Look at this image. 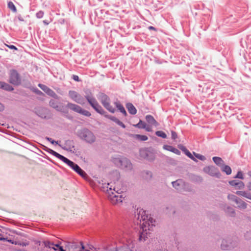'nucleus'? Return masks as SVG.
<instances>
[{
  "label": "nucleus",
  "instance_id": "f257e3e1",
  "mask_svg": "<svg viewBox=\"0 0 251 251\" xmlns=\"http://www.w3.org/2000/svg\"><path fill=\"white\" fill-rule=\"evenodd\" d=\"M138 219L140 221L142 231L140 235H148L151 233L153 226H154L155 221L151 217H148L145 210L140 209L138 212Z\"/></svg>",
  "mask_w": 251,
  "mask_h": 251
},
{
  "label": "nucleus",
  "instance_id": "f03ea898",
  "mask_svg": "<svg viewBox=\"0 0 251 251\" xmlns=\"http://www.w3.org/2000/svg\"><path fill=\"white\" fill-rule=\"evenodd\" d=\"M51 151V153L53 155L62 160L64 163H66L68 166H69L76 173H77L80 176L83 177H85L87 175L85 172L83 171L77 164H75L72 161L69 160L68 158L59 154L56 151Z\"/></svg>",
  "mask_w": 251,
  "mask_h": 251
},
{
  "label": "nucleus",
  "instance_id": "7ed1b4c3",
  "mask_svg": "<svg viewBox=\"0 0 251 251\" xmlns=\"http://www.w3.org/2000/svg\"><path fill=\"white\" fill-rule=\"evenodd\" d=\"M237 245L236 241L233 240V236H225L222 240L221 249L224 251H229L234 248Z\"/></svg>",
  "mask_w": 251,
  "mask_h": 251
},
{
  "label": "nucleus",
  "instance_id": "20e7f679",
  "mask_svg": "<svg viewBox=\"0 0 251 251\" xmlns=\"http://www.w3.org/2000/svg\"><path fill=\"white\" fill-rule=\"evenodd\" d=\"M108 199L112 204L116 205L121 203L123 201L124 198L122 195L115 191V188L112 191L111 188H109V190H108Z\"/></svg>",
  "mask_w": 251,
  "mask_h": 251
},
{
  "label": "nucleus",
  "instance_id": "39448f33",
  "mask_svg": "<svg viewBox=\"0 0 251 251\" xmlns=\"http://www.w3.org/2000/svg\"><path fill=\"white\" fill-rule=\"evenodd\" d=\"M85 98L89 102V103H90V104L97 112L102 115L105 114V111L102 109V108L99 104L98 102L95 98L91 97L89 96H86Z\"/></svg>",
  "mask_w": 251,
  "mask_h": 251
},
{
  "label": "nucleus",
  "instance_id": "423d86ee",
  "mask_svg": "<svg viewBox=\"0 0 251 251\" xmlns=\"http://www.w3.org/2000/svg\"><path fill=\"white\" fill-rule=\"evenodd\" d=\"M79 136L88 143H93L95 141V137L93 133L87 129L82 130L79 133Z\"/></svg>",
  "mask_w": 251,
  "mask_h": 251
},
{
  "label": "nucleus",
  "instance_id": "0eeeda50",
  "mask_svg": "<svg viewBox=\"0 0 251 251\" xmlns=\"http://www.w3.org/2000/svg\"><path fill=\"white\" fill-rule=\"evenodd\" d=\"M67 107L74 111L75 112L80 113L87 117H90L91 115V113L89 111L83 109L80 106L75 104L68 103L67 104Z\"/></svg>",
  "mask_w": 251,
  "mask_h": 251
},
{
  "label": "nucleus",
  "instance_id": "6e6552de",
  "mask_svg": "<svg viewBox=\"0 0 251 251\" xmlns=\"http://www.w3.org/2000/svg\"><path fill=\"white\" fill-rule=\"evenodd\" d=\"M9 82L14 85L21 83V78L19 74L15 70H11L10 73Z\"/></svg>",
  "mask_w": 251,
  "mask_h": 251
},
{
  "label": "nucleus",
  "instance_id": "1a4fd4ad",
  "mask_svg": "<svg viewBox=\"0 0 251 251\" xmlns=\"http://www.w3.org/2000/svg\"><path fill=\"white\" fill-rule=\"evenodd\" d=\"M100 101L107 110L111 113H114L115 109L110 105V100L106 95L102 94L101 96Z\"/></svg>",
  "mask_w": 251,
  "mask_h": 251
},
{
  "label": "nucleus",
  "instance_id": "9d476101",
  "mask_svg": "<svg viewBox=\"0 0 251 251\" xmlns=\"http://www.w3.org/2000/svg\"><path fill=\"white\" fill-rule=\"evenodd\" d=\"M70 97L75 101L81 104L84 103L83 98L79 95L76 92L74 91H70L69 92Z\"/></svg>",
  "mask_w": 251,
  "mask_h": 251
},
{
  "label": "nucleus",
  "instance_id": "9b49d317",
  "mask_svg": "<svg viewBox=\"0 0 251 251\" xmlns=\"http://www.w3.org/2000/svg\"><path fill=\"white\" fill-rule=\"evenodd\" d=\"M203 171L211 176H219L220 173L217 169L213 166H207L203 168Z\"/></svg>",
  "mask_w": 251,
  "mask_h": 251
},
{
  "label": "nucleus",
  "instance_id": "f8f14e48",
  "mask_svg": "<svg viewBox=\"0 0 251 251\" xmlns=\"http://www.w3.org/2000/svg\"><path fill=\"white\" fill-rule=\"evenodd\" d=\"M101 249L108 251H133L127 246L116 247L115 250H109L108 247L107 245H104L102 246Z\"/></svg>",
  "mask_w": 251,
  "mask_h": 251
},
{
  "label": "nucleus",
  "instance_id": "ddd939ff",
  "mask_svg": "<svg viewBox=\"0 0 251 251\" xmlns=\"http://www.w3.org/2000/svg\"><path fill=\"white\" fill-rule=\"evenodd\" d=\"M38 86L42 90H43L49 96L54 98H58L57 95L52 90H51L50 88H49L46 85L39 84Z\"/></svg>",
  "mask_w": 251,
  "mask_h": 251
},
{
  "label": "nucleus",
  "instance_id": "4468645a",
  "mask_svg": "<svg viewBox=\"0 0 251 251\" xmlns=\"http://www.w3.org/2000/svg\"><path fill=\"white\" fill-rule=\"evenodd\" d=\"M230 185L238 189H243L244 187V183L240 180H233L229 182Z\"/></svg>",
  "mask_w": 251,
  "mask_h": 251
},
{
  "label": "nucleus",
  "instance_id": "2eb2a0df",
  "mask_svg": "<svg viewBox=\"0 0 251 251\" xmlns=\"http://www.w3.org/2000/svg\"><path fill=\"white\" fill-rule=\"evenodd\" d=\"M45 246L50 249H53L54 251H61V249H63V247L59 244H54L50 242L45 243Z\"/></svg>",
  "mask_w": 251,
  "mask_h": 251
},
{
  "label": "nucleus",
  "instance_id": "dca6fc26",
  "mask_svg": "<svg viewBox=\"0 0 251 251\" xmlns=\"http://www.w3.org/2000/svg\"><path fill=\"white\" fill-rule=\"evenodd\" d=\"M6 240L13 244L22 245L23 246H26L28 245L27 243L21 242L20 241H14L12 240H7L6 238H4V236H0V241Z\"/></svg>",
  "mask_w": 251,
  "mask_h": 251
},
{
  "label": "nucleus",
  "instance_id": "f3484780",
  "mask_svg": "<svg viewBox=\"0 0 251 251\" xmlns=\"http://www.w3.org/2000/svg\"><path fill=\"white\" fill-rule=\"evenodd\" d=\"M146 120L147 122L151 125H152L155 126H157L159 125L158 123L156 121V120L151 115H147L146 116Z\"/></svg>",
  "mask_w": 251,
  "mask_h": 251
},
{
  "label": "nucleus",
  "instance_id": "a211bd4d",
  "mask_svg": "<svg viewBox=\"0 0 251 251\" xmlns=\"http://www.w3.org/2000/svg\"><path fill=\"white\" fill-rule=\"evenodd\" d=\"M163 149L164 150H167L168 151L173 152L176 154H177V155L180 154V151L178 150H177V149H176L171 146L164 145L163 146Z\"/></svg>",
  "mask_w": 251,
  "mask_h": 251
},
{
  "label": "nucleus",
  "instance_id": "6ab92c4d",
  "mask_svg": "<svg viewBox=\"0 0 251 251\" xmlns=\"http://www.w3.org/2000/svg\"><path fill=\"white\" fill-rule=\"evenodd\" d=\"M149 236H138V241L140 242H145V245H148L151 243V241H152V239H150Z\"/></svg>",
  "mask_w": 251,
  "mask_h": 251
},
{
  "label": "nucleus",
  "instance_id": "aec40b11",
  "mask_svg": "<svg viewBox=\"0 0 251 251\" xmlns=\"http://www.w3.org/2000/svg\"><path fill=\"white\" fill-rule=\"evenodd\" d=\"M236 203L237 204V207L241 209H245L247 208V203L241 200L240 199H238L237 202H236Z\"/></svg>",
  "mask_w": 251,
  "mask_h": 251
},
{
  "label": "nucleus",
  "instance_id": "412c9836",
  "mask_svg": "<svg viewBox=\"0 0 251 251\" xmlns=\"http://www.w3.org/2000/svg\"><path fill=\"white\" fill-rule=\"evenodd\" d=\"M127 108L128 109V112L133 115H134L136 113L137 110L135 107L133 106V105L131 103H128L127 104Z\"/></svg>",
  "mask_w": 251,
  "mask_h": 251
},
{
  "label": "nucleus",
  "instance_id": "4be33fe9",
  "mask_svg": "<svg viewBox=\"0 0 251 251\" xmlns=\"http://www.w3.org/2000/svg\"><path fill=\"white\" fill-rule=\"evenodd\" d=\"M173 186L176 190H179L180 188V186L183 185V182L181 180H177L176 181L172 182Z\"/></svg>",
  "mask_w": 251,
  "mask_h": 251
},
{
  "label": "nucleus",
  "instance_id": "5701e85b",
  "mask_svg": "<svg viewBox=\"0 0 251 251\" xmlns=\"http://www.w3.org/2000/svg\"><path fill=\"white\" fill-rule=\"evenodd\" d=\"M222 171L225 172L226 175H230L231 173L230 167L227 165H224L222 168Z\"/></svg>",
  "mask_w": 251,
  "mask_h": 251
},
{
  "label": "nucleus",
  "instance_id": "b1692460",
  "mask_svg": "<svg viewBox=\"0 0 251 251\" xmlns=\"http://www.w3.org/2000/svg\"><path fill=\"white\" fill-rule=\"evenodd\" d=\"M212 159L215 163L218 165H220L223 163V160L219 157H213Z\"/></svg>",
  "mask_w": 251,
  "mask_h": 251
},
{
  "label": "nucleus",
  "instance_id": "393cba45",
  "mask_svg": "<svg viewBox=\"0 0 251 251\" xmlns=\"http://www.w3.org/2000/svg\"><path fill=\"white\" fill-rule=\"evenodd\" d=\"M2 89L7 91H12L13 90V88L11 86L4 82H3Z\"/></svg>",
  "mask_w": 251,
  "mask_h": 251
},
{
  "label": "nucleus",
  "instance_id": "a878e982",
  "mask_svg": "<svg viewBox=\"0 0 251 251\" xmlns=\"http://www.w3.org/2000/svg\"><path fill=\"white\" fill-rule=\"evenodd\" d=\"M185 152L186 155L188 156L189 158L191 159L195 160L196 159L194 157V156L192 155V154L191 153V152L186 149H185L184 147L183 148V149H181Z\"/></svg>",
  "mask_w": 251,
  "mask_h": 251
},
{
  "label": "nucleus",
  "instance_id": "bb28decb",
  "mask_svg": "<svg viewBox=\"0 0 251 251\" xmlns=\"http://www.w3.org/2000/svg\"><path fill=\"white\" fill-rule=\"evenodd\" d=\"M146 124L142 121L141 120H140L139 122L134 125L135 126L137 127L140 128H146Z\"/></svg>",
  "mask_w": 251,
  "mask_h": 251
},
{
  "label": "nucleus",
  "instance_id": "cd10ccee",
  "mask_svg": "<svg viewBox=\"0 0 251 251\" xmlns=\"http://www.w3.org/2000/svg\"><path fill=\"white\" fill-rule=\"evenodd\" d=\"M8 7L13 12H16L17 11L16 8L15 6L14 5V3L10 1V2H8Z\"/></svg>",
  "mask_w": 251,
  "mask_h": 251
},
{
  "label": "nucleus",
  "instance_id": "c85d7f7f",
  "mask_svg": "<svg viewBox=\"0 0 251 251\" xmlns=\"http://www.w3.org/2000/svg\"><path fill=\"white\" fill-rule=\"evenodd\" d=\"M155 134L157 136L161 137H162L163 138H166L167 137V135L165 134V133H164L162 131H157L155 132Z\"/></svg>",
  "mask_w": 251,
  "mask_h": 251
},
{
  "label": "nucleus",
  "instance_id": "c756f323",
  "mask_svg": "<svg viewBox=\"0 0 251 251\" xmlns=\"http://www.w3.org/2000/svg\"><path fill=\"white\" fill-rule=\"evenodd\" d=\"M228 200L234 201L235 203L237 202L238 198L234 195H228L227 197Z\"/></svg>",
  "mask_w": 251,
  "mask_h": 251
},
{
  "label": "nucleus",
  "instance_id": "7c9ffc66",
  "mask_svg": "<svg viewBox=\"0 0 251 251\" xmlns=\"http://www.w3.org/2000/svg\"><path fill=\"white\" fill-rule=\"evenodd\" d=\"M50 105L54 108L57 109L58 108L57 102L54 100H51L50 101Z\"/></svg>",
  "mask_w": 251,
  "mask_h": 251
},
{
  "label": "nucleus",
  "instance_id": "2f4dec72",
  "mask_svg": "<svg viewBox=\"0 0 251 251\" xmlns=\"http://www.w3.org/2000/svg\"><path fill=\"white\" fill-rule=\"evenodd\" d=\"M226 212L228 214H229L231 216H233L234 215V214H235V211H234V210L233 208H230V207H228L227 208Z\"/></svg>",
  "mask_w": 251,
  "mask_h": 251
},
{
  "label": "nucleus",
  "instance_id": "473e14b6",
  "mask_svg": "<svg viewBox=\"0 0 251 251\" xmlns=\"http://www.w3.org/2000/svg\"><path fill=\"white\" fill-rule=\"evenodd\" d=\"M194 154L197 158H198L201 160H204L205 159V156H204L203 155H202L201 154H200L199 153H196L195 152H194Z\"/></svg>",
  "mask_w": 251,
  "mask_h": 251
},
{
  "label": "nucleus",
  "instance_id": "72a5a7b5",
  "mask_svg": "<svg viewBox=\"0 0 251 251\" xmlns=\"http://www.w3.org/2000/svg\"><path fill=\"white\" fill-rule=\"evenodd\" d=\"M136 136L139 139L142 141H146L148 140V137L146 135H136Z\"/></svg>",
  "mask_w": 251,
  "mask_h": 251
},
{
  "label": "nucleus",
  "instance_id": "f704fd0d",
  "mask_svg": "<svg viewBox=\"0 0 251 251\" xmlns=\"http://www.w3.org/2000/svg\"><path fill=\"white\" fill-rule=\"evenodd\" d=\"M104 115V116L109 119H110L111 120L114 121V122L116 121V120H117V118L115 117H113V116H110V115H108L107 114H103Z\"/></svg>",
  "mask_w": 251,
  "mask_h": 251
},
{
  "label": "nucleus",
  "instance_id": "c9c22d12",
  "mask_svg": "<svg viewBox=\"0 0 251 251\" xmlns=\"http://www.w3.org/2000/svg\"><path fill=\"white\" fill-rule=\"evenodd\" d=\"M115 104L119 110H121L122 108L124 107V106L119 102H115Z\"/></svg>",
  "mask_w": 251,
  "mask_h": 251
},
{
  "label": "nucleus",
  "instance_id": "e433bc0d",
  "mask_svg": "<svg viewBox=\"0 0 251 251\" xmlns=\"http://www.w3.org/2000/svg\"><path fill=\"white\" fill-rule=\"evenodd\" d=\"M116 123H117L118 125L121 126L123 128H125L126 126L125 125L120 121H119L118 119L116 120L115 122Z\"/></svg>",
  "mask_w": 251,
  "mask_h": 251
},
{
  "label": "nucleus",
  "instance_id": "4c0bfd02",
  "mask_svg": "<svg viewBox=\"0 0 251 251\" xmlns=\"http://www.w3.org/2000/svg\"><path fill=\"white\" fill-rule=\"evenodd\" d=\"M116 123H117L118 125L121 126L123 128H125L126 126L125 125L120 121H119L118 119L116 120L115 122Z\"/></svg>",
  "mask_w": 251,
  "mask_h": 251
},
{
  "label": "nucleus",
  "instance_id": "58836bf2",
  "mask_svg": "<svg viewBox=\"0 0 251 251\" xmlns=\"http://www.w3.org/2000/svg\"><path fill=\"white\" fill-rule=\"evenodd\" d=\"M236 178H238L240 179H243V175L241 171H239L235 176Z\"/></svg>",
  "mask_w": 251,
  "mask_h": 251
},
{
  "label": "nucleus",
  "instance_id": "ea45409f",
  "mask_svg": "<svg viewBox=\"0 0 251 251\" xmlns=\"http://www.w3.org/2000/svg\"><path fill=\"white\" fill-rule=\"evenodd\" d=\"M244 197L251 200V193L245 192Z\"/></svg>",
  "mask_w": 251,
  "mask_h": 251
},
{
  "label": "nucleus",
  "instance_id": "a19ab883",
  "mask_svg": "<svg viewBox=\"0 0 251 251\" xmlns=\"http://www.w3.org/2000/svg\"><path fill=\"white\" fill-rule=\"evenodd\" d=\"M44 16V12L42 11H39L36 14V16L38 18H41Z\"/></svg>",
  "mask_w": 251,
  "mask_h": 251
},
{
  "label": "nucleus",
  "instance_id": "79ce46f5",
  "mask_svg": "<svg viewBox=\"0 0 251 251\" xmlns=\"http://www.w3.org/2000/svg\"><path fill=\"white\" fill-rule=\"evenodd\" d=\"M171 134H172V138L173 139L175 140L176 138H177V134H176V132H175L174 131H172Z\"/></svg>",
  "mask_w": 251,
  "mask_h": 251
},
{
  "label": "nucleus",
  "instance_id": "37998d69",
  "mask_svg": "<svg viewBox=\"0 0 251 251\" xmlns=\"http://www.w3.org/2000/svg\"><path fill=\"white\" fill-rule=\"evenodd\" d=\"M245 191H238L236 192V194L238 195L242 196L244 197V194H245Z\"/></svg>",
  "mask_w": 251,
  "mask_h": 251
},
{
  "label": "nucleus",
  "instance_id": "c03bdc74",
  "mask_svg": "<svg viewBox=\"0 0 251 251\" xmlns=\"http://www.w3.org/2000/svg\"><path fill=\"white\" fill-rule=\"evenodd\" d=\"M81 249L79 251H90L88 249H86L85 247L84 246V245L82 244H81Z\"/></svg>",
  "mask_w": 251,
  "mask_h": 251
},
{
  "label": "nucleus",
  "instance_id": "a18cd8bd",
  "mask_svg": "<svg viewBox=\"0 0 251 251\" xmlns=\"http://www.w3.org/2000/svg\"><path fill=\"white\" fill-rule=\"evenodd\" d=\"M7 46L10 49H14L15 50H17V48L14 46V45H7Z\"/></svg>",
  "mask_w": 251,
  "mask_h": 251
},
{
  "label": "nucleus",
  "instance_id": "49530a36",
  "mask_svg": "<svg viewBox=\"0 0 251 251\" xmlns=\"http://www.w3.org/2000/svg\"><path fill=\"white\" fill-rule=\"evenodd\" d=\"M120 111L121 113H123L125 116L126 115V112L124 107L122 108V109Z\"/></svg>",
  "mask_w": 251,
  "mask_h": 251
},
{
  "label": "nucleus",
  "instance_id": "de8ad7c7",
  "mask_svg": "<svg viewBox=\"0 0 251 251\" xmlns=\"http://www.w3.org/2000/svg\"><path fill=\"white\" fill-rule=\"evenodd\" d=\"M73 78L75 81H79V77H78V76L77 75H73Z\"/></svg>",
  "mask_w": 251,
  "mask_h": 251
},
{
  "label": "nucleus",
  "instance_id": "09e8293b",
  "mask_svg": "<svg viewBox=\"0 0 251 251\" xmlns=\"http://www.w3.org/2000/svg\"><path fill=\"white\" fill-rule=\"evenodd\" d=\"M47 140L50 141L52 144L56 143V142L53 140H52L51 138H47Z\"/></svg>",
  "mask_w": 251,
  "mask_h": 251
},
{
  "label": "nucleus",
  "instance_id": "8fccbe9b",
  "mask_svg": "<svg viewBox=\"0 0 251 251\" xmlns=\"http://www.w3.org/2000/svg\"><path fill=\"white\" fill-rule=\"evenodd\" d=\"M124 161L126 162V163H127V165H126V167H127V166H129L130 165V163L129 162H128L127 161V160H126V159H125V160H124L122 161H121V163H123V162H124Z\"/></svg>",
  "mask_w": 251,
  "mask_h": 251
},
{
  "label": "nucleus",
  "instance_id": "3c124183",
  "mask_svg": "<svg viewBox=\"0 0 251 251\" xmlns=\"http://www.w3.org/2000/svg\"><path fill=\"white\" fill-rule=\"evenodd\" d=\"M145 128L146 129V130L147 131H151V128L149 126H146V128Z\"/></svg>",
  "mask_w": 251,
  "mask_h": 251
},
{
  "label": "nucleus",
  "instance_id": "603ef678",
  "mask_svg": "<svg viewBox=\"0 0 251 251\" xmlns=\"http://www.w3.org/2000/svg\"><path fill=\"white\" fill-rule=\"evenodd\" d=\"M149 29L150 30H154V31H156V29L155 27H154L153 26H150L149 27Z\"/></svg>",
  "mask_w": 251,
  "mask_h": 251
},
{
  "label": "nucleus",
  "instance_id": "864d4df0",
  "mask_svg": "<svg viewBox=\"0 0 251 251\" xmlns=\"http://www.w3.org/2000/svg\"><path fill=\"white\" fill-rule=\"evenodd\" d=\"M36 92H37V93L38 94H40V95H44V94H43L41 91H40V90H37V91H36Z\"/></svg>",
  "mask_w": 251,
  "mask_h": 251
},
{
  "label": "nucleus",
  "instance_id": "5fc2aeb1",
  "mask_svg": "<svg viewBox=\"0 0 251 251\" xmlns=\"http://www.w3.org/2000/svg\"><path fill=\"white\" fill-rule=\"evenodd\" d=\"M3 109V105L0 103V111H1Z\"/></svg>",
  "mask_w": 251,
  "mask_h": 251
},
{
  "label": "nucleus",
  "instance_id": "6e6d98bb",
  "mask_svg": "<svg viewBox=\"0 0 251 251\" xmlns=\"http://www.w3.org/2000/svg\"><path fill=\"white\" fill-rule=\"evenodd\" d=\"M43 23L46 25H48L49 24V22H48L45 20L43 21Z\"/></svg>",
  "mask_w": 251,
  "mask_h": 251
},
{
  "label": "nucleus",
  "instance_id": "4d7b16f0",
  "mask_svg": "<svg viewBox=\"0 0 251 251\" xmlns=\"http://www.w3.org/2000/svg\"><path fill=\"white\" fill-rule=\"evenodd\" d=\"M18 19L21 21H24V20L21 17H19Z\"/></svg>",
  "mask_w": 251,
  "mask_h": 251
},
{
  "label": "nucleus",
  "instance_id": "13d9d810",
  "mask_svg": "<svg viewBox=\"0 0 251 251\" xmlns=\"http://www.w3.org/2000/svg\"><path fill=\"white\" fill-rule=\"evenodd\" d=\"M3 82L0 81V88H2Z\"/></svg>",
  "mask_w": 251,
  "mask_h": 251
},
{
  "label": "nucleus",
  "instance_id": "bf43d9fd",
  "mask_svg": "<svg viewBox=\"0 0 251 251\" xmlns=\"http://www.w3.org/2000/svg\"><path fill=\"white\" fill-rule=\"evenodd\" d=\"M16 233V234L19 235H23V234H22V233H17V232H16V233Z\"/></svg>",
  "mask_w": 251,
  "mask_h": 251
},
{
  "label": "nucleus",
  "instance_id": "052dcab7",
  "mask_svg": "<svg viewBox=\"0 0 251 251\" xmlns=\"http://www.w3.org/2000/svg\"><path fill=\"white\" fill-rule=\"evenodd\" d=\"M249 190H251V184L248 186Z\"/></svg>",
  "mask_w": 251,
  "mask_h": 251
},
{
  "label": "nucleus",
  "instance_id": "680f3d73",
  "mask_svg": "<svg viewBox=\"0 0 251 251\" xmlns=\"http://www.w3.org/2000/svg\"><path fill=\"white\" fill-rule=\"evenodd\" d=\"M248 175L251 177V171L248 173Z\"/></svg>",
  "mask_w": 251,
  "mask_h": 251
},
{
  "label": "nucleus",
  "instance_id": "e2e57ef3",
  "mask_svg": "<svg viewBox=\"0 0 251 251\" xmlns=\"http://www.w3.org/2000/svg\"><path fill=\"white\" fill-rule=\"evenodd\" d=\"M61 251H66L63 248V249H61Z\"/></svg>",
  "mask_w": 251,
  "mask_h": 251
}]
</instances>
